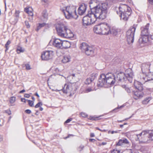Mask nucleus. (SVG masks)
Instances as JSON below:
<instances>
[{
	"instance_id": "obj_24",
	"label": "nucleus",
	"mask_w": 153,
	"mask_h": 153,
	"mask_svg": "<svg viewBox=\"0 0 153 153\" xmlns=\"http://www.w3.org/2000/svg\"><path fill=\"white\" fill-rule=\"evenodd\" d=\"M89 46L85 42H83L80 44L79 48L83 52L85 51L88 48Z\"/></svg>"
},
{
	"instance_id": "obj_40",
	"label": "nucleus",
	"mask_w": 153,
	"mask_h": 153,
	"mask_svg": "<svg viewBox=\"0 0 153 153\" xmlns=\"http://www.w3.org/2000/svg\"><path fill=\"white\" fill-rule=\"evenodd\" d=\"M42 105V102H39L37 103L36 105L35 106V108H37L40 107Z\"/></svg>"
},
{
	"instance_id": "obj_21",
	"label": "nucleus",
	"mask_w": 153,
	"mask_h": 153,
	"mask_svg": "<svg viewBox=\"0 0 153 153\" xmlns=\"http://www.w3.org/2000/svg\"><path fill=\"white\" fill-rule=\"evenodd\" d=\"M71 57L69 55H66L64 56L62 59V62L63 63H66L70 62Z\"/></svg>"
},
{
	"instance_id": "obj_26",
	"label": "nucleus",
	"mask_w": 153,
	"mask_h": 153,
	"mask_svg": "<svg viewBox=\"0 0 153 153\" xmlns=\"http://www.w3.org/2000/svg\"><path fill=\"white\" fill-rule=\"evenodd\" d=\"M70 47V44L69 42L68 41H63L62 49H66Z\"/></svg>"
},
{
	"instance_id": "obj_30",
	"label": "nucleus",
	"mask_w": 153,
	"mask_h": 153,
	"mask_svg": "<svg viewBox=\"0 0 153 153\" xmlns=\"http://www.w3.org/2000/svg\"><path fill=\"white\" fill-rule=\"evenodd\" d=\"M42 16L45 19L47 18L48 14L46 10H44L42 13Z\"/></svg>"
},
{
	"instance_id": "obj_34",
	"label": "nucleus",
	"mask_w": 153,
	"mask_h": 153,
	"mask_svg": "<svg viewBox=\"0 0 153 153\" xmlns=\"http://www.w3.org/2000/svg\"><path fill=\"white\" fill-rule=\"evenodd\" d=\"M11 43V42L9 40H8L7 42L6 43V44L5 45V48H6L5 51H7L8 50V46L9 45H10Z\"/></svg>"
},
{
	"instance_id": "obj_17",
	"label": "nucleus",
	"mask_w": 153,
	"mask_h": 153,
	"mask_svg": "<svg viewBox=\"0 0 153 153\" xmlns=\"http://www.w3.org/2000/svg\"><path fill=\"white\" fill-rule=\"evenodd\" d=\"M150 65L149 63H144L142 64L141 68L143 74H145L147 71H149Z\"/></svg>"
},
{
	"instance_id": "obj_64",
	"label": "nucleus",
	"mask_w": 153,
	"mask_h": 153,
	"mask_svg": "<svg viewBox=\"0 0 153 153\" xmlns=\"http://www.w3.org/2000/svg\"><path fill=\"white\" fill-rule=\"evenodd\" d=\"M151 38L152 39H153V33L152 35L151 36Z\"/></svg>"
},
{
	"instance_id": "obj_6",
	"label": "nucleus",
	"mask_w": 153,
	"mask_h": 153,
	"mask_svg": "<svg viewBox=\"0 0 153 153\" xmlns=\"http://www.w3.org/2000/svg\"><path fill=\"white\" fill-rule=\"evenodd\" d=\"M76 9L75 6H70L65 7L64 9L62 10V11L66 19H76L78 16L76 13Z\"/></svg>"
},
{
	"instance_id": "obj_14",
	"label": "nucleus",
	"mask_w": 153,
	"mask_h": 153,
	"mask_svg": "<svg viewBox=\"0 0 153 153\" xmlns=\"http://www.w3.org/2000/svg\"><path fill=\"white\" fill-rule=\"evenodd\" d=\"M86 5L84 4H81L78 9V14L80 15H83L86 11Z\"/></svg>"
},
{
	"instance_id": "obj_44",
	"label": "nucleus",
	"mask_w": 153,
	"mask_h": 153,
	"mask_svg": "<svg viewBox=\"0 0 153 153\" xmlns=\"http://www.w3.org/2000/svg\"><path fill=\"white\" fill-rule=\"evenodd\" d=\"M18 53H19L21 52H23V51L22 50L21 48H19L17 49Z\"/></svg>"
},
{
	"instance_id": "obj_19",
	"label": "nucleus",
	"mask_w": 153,
	"mask_h": 153,
	"mask_svg": "<svg viewBox=\"0 0 153 153\" xmlns=\"http://www.w3.org/2000/svg\"><path fill=\"white\" fill-rule=\"evenodd\" d=\"M101 23L95 26L94 28V32L97 34H102Z\"/></svg>"
},
{
	"instance_id": "obj_38",
	"label": "nucleus",
	"mask_w": 153,
	"mask_h": 153,
	"mask_svg": "<svg viewBox=\"0 0 153 153\" xmlns=\"http://www.w3.org/2000/svg\"><path fill=\"white\" fill-rule=\"evenodd\" d=\"M94 90V89L91 88H87L85 90V93H88Z\"/></svg>"
},
{
	"instance_id": "obj_31",
	"label": "nucleus",
	"mask_w": 153,
	"mask_h": 153,
	"mask_svg": "<svg viewBox=\"0 0 153 153\" xmlns=\"http://www.w3.org/2000/svg\"><path fill=\"white\" fill-rule=\"evenodd\" d=\"M45 25L46 24L45 23L39 24L37 28L36 29V30L37 31H38L42 27H44Z\"/></svg>"
},
{
	"instance_id": "obj_53",
	"label": "nucleus",
	"mask_w": 153,
	"mask_h": 153,
	"mask_svg": "<svg viewBox=\"0 0 153 153\" xmlns=\"http://www.w3.org/2000/svg\"><path fill=\"white\" fill-rule=\"evenodd\" d=\"M150 4H153V0H148Z\"/></svg>"
},
{
	"instance_id": "obj_36",
	"label": "nucleus",
	"mask_w": 153,
	"mask_h": 153,
	"mask_svg": "<svg viewBox=\"0 0 153 153\" xmlns=\"http://www.w3.org/2000/svg\"><path fill=\"white\" fill-rule=\"evenodd\" d=\"M27 100L28 101V104L30 106H31V107L33 106V103H34V102L33 101H32L30 100Z\"/></svg>"
},
{
	"instance_id": "obj_52",
	"label": "nucleus",
	"mask_w": 153,
	"mask_h": 153,
	"mask_svg": "<svg viewBox=\"0 0 153 153\" xmlns=\"http://www.w3.org/2000/svg\"><path fill=\"white\" fill-rule=\"evenodd\" d=\"M30 95L28 94H25L24 95V97L26 98H29L30 97Z\"/></svg>"
},
{
	"instance_id": "obj_47",
	"label": "nucleus",
	"mask_w": 153,
	"mask_h": 153,
	"mask_svg": "<svg viewBox=\"0 0 153 153\" xmlns=\"http://www.w3.org/2000/svg\"><path fill=\"white\" fill-rule=\"evenodd\" d=\"M25 24L27 26V28H29L30 27V26L29 25L28 22L27 21H25Z\"/></svg>"
},
{
	"instance_id": "obj_60",
	"label": "nucleus",
	"mask_w": 153,
	"mask_h": 153,
	"mask_svg": "<svg viewBox=\"0 0 153 153\" xmlns=\"http://www.w3.org/2000/svg\"><path fill=\"white\" fill-rule=\"evenodd\" d=\"M123 107V105H122V106H121L120 107H118L117 108H115V109H114V110H116V109H118V108H121Z\"/></svg>"
},
{
	"instance_id": "obj_51",
	"label": "nucleus",
	"mask_w": 153,
	"mask_h": 153,
	"mask_svg": "<svg viewBox=\"0 0 153 153\" xmlns=\"http://www.w3.org/2000/svg\"><path fill=\"white\" fill-rule=\"evenodd\" d=\"M96 128L97 129L99 130L102 132H105L106 131V130H105V129L102 130V129H100L99 128H98V127Z\"/></svg>"
},
{
	"instance_id": "obj_39",
	"label": "nucleus",
	"mask_w": 153,
	"mask_h": 153,
	"mask_svg": "<svg viewBox=\"0 0 153 153\" xmlns=\"http://www.w3.org/2000/svg\"><path fill=\"white\" fill-rule=\"evenodd\" d=\"M25 66L26 67V69L27 70H29L31 69L30 65L28 64H25Z\"/></svg>"
},
{
	"instance_id": "obj_63",
	"label": "nucleus",
	"mask_w": 153,
	"mask_h": 153,
	"mask_svg": "<svg viewBox=\"0 0 153 153\" xmlns=\"http://www.w3.org/2000/svg\"><path fill=\"white\" fill-rule=\"evenodd\" d=\"M35 95L37 97H39V95L37 93H36Z\"/></svg>"
},
{
	"instance_id": "obj_22",
	"label": "nucleus",
	"mask_w": 153,
	"mask_h": 153,
	"mask_svg": "<svg viewBox=\"0 0 153 153\" xmlns=\"http://www.w3.org/2000/svg\"><path fill=\"white\" fill-rule=\"evenodd\" d=\"M134 85L136 88L137 89V90L140 91L143 90V85L141 82L138 81H135L134 83Z\"/></svg>"
},
{
	"instance_id": "obj_41",
	"label": "nucleus",
	"mask_w": 153,
	"mask_h": 153,
	"mask_svg": "<svg viewBox=\"0 0 153 153\" xmlns=\"http://www.w3.org/2000/svg\"><path fill=\"white\" fill-rule=\"evenodd\" d=\"M123 142L124 144H128L129 142L126 139L123 138Z\"/></svg>"
},
{
	"instance_id": "obj_61",
	"label": "nucleus",
	"mask_w": 153,
	"mask_h": 153,
	"mask_svg": "<svg viewBox=\"0 0 153 153\" xmlns=\"http://www.w3.org/2000/svg\"><path fill=\"white\" fill-rule=\"evenodd\" d=\"M42 1H43L45 3H46L47 2V0H42Z\"/></svg>"
},
{
	"instance_id": "obj_29",
	"label": "nucleus",
	"mask_w": 153,
	"mask_h": 153,
	"mask_svg": "<svg viewBox=\"0 0 153 153\" xmlns=\"http://www.w3.org/2000/svg\"><path fill=\"white\" fill-rule=\"evenodd\" d=\"M151 99V98L150 97L146 98L142 101V103L144 104H147L149 102Z\"/></svg>"
},
{
	"instance_id": "obj_4",
	"label": "nucleus",
	"mask_w": 153,
	"mask_h": 153,
	"mask_svg": "<svg viewBox=\"0 0 153 153\" xmlns=\"http://www.w3.org/2000/svg\"><path fill=\"white\" fill-rule=\"evenodd\" d=\"M119 12L117 11V13L119 15L121 19L124 21L128 20V17L131 13V8L125 4H121L119 7Z\"/></svg>"
},
{
	"instance_id": "obj_49",
	"label": "nucleus",
	"mask_w": 153,
	"mask_h": 153,
	"mask_svg": "<svg viewBox=\"0 0 153 153\" xmlns=\"http://www.w3.org/2000/svg\"><path fill=\"white\" fill-rule=\"evenodd\" d=\"M9 115L11 114V111L10 110H8L5 111Z\"/></svg>"
},
{
	"instance_id": "obj_59",
	"label": "nucleus",
	"mask_w": 153,
	"mask_h": 153,
	"mask_svg": "<svg viewBox=\"0 0 153 153\" xmlns=\"http://www.w3.org/2000/svg\"><path fill=\"white\" fill-rule=\"evenodd\" d=\"M25 92V90L24 89H23V90L21 91H20L19 92V93H23V92Z\"/></svg>"
},
{
	"instance_id": "obj_20",
	"label": "nucleus",
	"mask_w": 153,
	"mask_h": 153,
	"mask_svg": "<svg viewBox=\"0 0 153 153\" xmlns=\"http://www.w3.org/2000/svg\"><path fill=\"white\" fill-rule=\"evenodd\" d=\"M96 77L95 74H92L90 77L86 79L85 82V84L88 85L90 84L94 80Z\"/></svg>"
},
{
	"instance_id": "obj_10",
	"label": "nucleus",
	"mask_w": 153,
	"mask_h": 153,
	"mask_svg": "<svg viewBox=\"0 0 153 153\" xmlns=\"http://www.w3.org/2000/svg\"><path fill=\"white\" fill-rule=\"evenodd\" d=\"M140 81L143 83L146 82L153 83V73H149L146 76L140 77Z\"/></svg>"
},
{
	"instance_id": "obj_57",
	"label": "nucleus",
	"mask_w": 153,
	"mask_h": 153,
	"mask_svg": "<svg viewBox=\"0 0 153 153\" xmlns=\"http://www.w3.org/2000/svg\"><path fill=\"white\" fill-rule=\"evenodd\" d=\"M106 144V142H102L100 144V145H105Z\"/></svg>"
},
{
	"instance_id": "obj_62",
	"label": "nucleus",
	"mask_w": 153,
	"mask_h": 153,
	"mask_svg": "<svg viewBox=\"0 0 153 153\" xmlns=\"http://www.w3.org/2000/svg\"><path fill=\"white\" fill-rule=\"evenodd\" d=\"M39 110L40 111H42L43 110V108L42 107H40Z\"/></svg>"
},
{
	"instance_id": "obj_54",
	"label": "nucleus",
	"mask_w": 153,
	"mask_h": 153,
	"mask_svg": "<svg viewBox=\"0 0 153 153\" xmlns=\"http://www.w3.org/2000/svg\"><path fill=\"white\" fill-rule=\"evenodd\" d=\"M89 141L91 142H94L96 140L94 139H90L89 140Z\"/></svg>"
},
{
	"instance_id": "obj_8",
	"label": "nucleus",
	"mask_w": 153,
	"mask_h": 153,
	"mask_svg": "<svg viewBox=\"0 0 153 153\" xmlns=\"http://www.w3.org/2000/svg\"><path fill=\"white\" fill-rule=\"evenodd\" d=\"M136 28L133 26L131 27L126 33L127 41L129 44L133 43L134 42V34Z\"/></svg>"
},
{
	"instance_id": "obj_50",
	"label": "nucleus",
	"mask_w": 153,
	"mask_h": 153,
	"mask_svg": "<svg viewBox=\"0 0 153 153\" xmlns=\"http://www.w3.org/2000/svg\"><path fill=\"white\" fill-rule=\"evenodd\" d=\"M25 112L26 113L28 114H30L31 112V111L29 109L26 110L25 111Z\"/></svg>"
},
{
	"instance_id": "obj_43",
	"label": "nucleus",
	"mask_w": 153,
	"mask_h": 153,
	"mask_svg": "<svg viewBox=\"0 0 153 153\" xmlns=\"http://www.w3.org/2000/svg\"><path fill=\"white\" fill-rule=\"evenodd\" d=\"M80 115L82 117H86L87 116V114H86L83 112L81 113Z\"/></svg>"
},
{
	"instance_id": "obj_56",
	"label": "nucleus",
	"mask_w": 153,
	"mask_h": 153,
	"mask_svg": "<svg viewBox=\"0 0 153 153\" xmlns=\"http://www.w3.org/2000/svg\"><path fill=\"white\" fill-rule=\"evenodd\" d=\"M118 132V131H112L111 132V133L112 134H113L114 133H117Z\"/></svg>"
},
{
	"instance_id": "obj_35",
	"label": "nucleus",
	"mask_w": 153,
	"mask_h": 153,
	"mask_svg": "<svg viewBox=\"0 0 153 153\" xmlns=\"http://www.w3.org/2000/svg\"><path fill=\"white\" fill-rule=\"evenodd\" d=\"M15 100H16L15 97H12L10 98V103L12 104L15 102Z\"/></svg>"
},
{
	"instance_id": "obj_1",
	"label": "nucleus",
	"mask_w": 153,
	"mask_h": 153,
	"mask_svg": "<svg viewBox=\"0 0 153 153\" xmlns=\"http://www.w3.org/2000/svg\"><path fill=\"white\" fill-rule=\"evenodd\" d=\"M116 81V77L114 74L111 73H108L106 75L102 74L100 76L97 85L98 87H106V85L114 84Z\"/></svg>"
},
{
	"instance_id": "obj_13",
	"label": "nucleus",
	"mask_w": 153,
	"mask_h": 153,
	"mask_svg": "<svg viewBox=\"0 0 153 153\" xmlns=\"http://www.w3.org/2000/svg\"><path fill=\"white\" fill-rule=\"evenodd\" d=\"M63 41L59 39H55L53 41V46L58 49H62Z\"/></svg>"
},
{
	"instance_id": "obj_25",
	"label": "nucleus",
	"mask_w": 153,
	"mask_h": 153,
	"mask_svg": "<svg viewBox=\"0 0 153 153\" xmlns=\"http://www.w3.org/2000/svg\"><path fill=\"white\" fill-rule=\"evenodd\" d=\"M84 52L88 56L90 55L93 53V49L92 47L89 46Z\"/></svg>"
},
{
	"instance_id": "obj_48",
	"label": "nucleus",
	"mask_w": 153,
	"mask_h": 153,
	"mask_svg": "<svg viewBox=\"0 0 153 153\" xmlns=\"http://www.w3.org/2000/svg\"><path fill=\"white\" fill-rule=\"evenodd\" d=\"M72 120V118H70L67 119L65 122V123H68L71 121Z\"/></svg>"
},
{
	"instance_id": "obj_3",
	"label": "nucleus",
	"mask_w": 153,
	"mask_h": 153,
	"mask_svg": "<svg viewBox=\"0 0 153 153\" xmlns=\"http://www.w3.org/2000/svg\"><path fill=\"white\" fill-rule=\"evenodd\" d=\"M57 34L59 36L63 37L71 38L74 37V34L72 32L66 27L62 22H58L56 27Z\"/></svg>"
},
{
	"instance_id": "obj_16",
	"label": "nucleus",
	"mask_w": 153,
	"mask_h": 153,
	"mask_svg": "<svg viewBox=\"0 0 153 153\" xmlns=\"http://www.w3.org/2000/svg\"><path fill=\"white\" fill-rule=\"evenodd\" d=\"M149 26V24H147L145 27H142L141 28L142 35L148 36L149 35L148 29Z\"/></svg>"
},
{
	"instance_id": "obj_55",
	"label": "nucleus",
	"mask_w": 153,
	"mask_h": 153,
	"mask_svg": "<svg viewBox=\"0 0 153 153\" xmlns=\"http://www.w3.org/2000/svg\"><path fill=\"white\" fill-rule=\"evenodd\" d=\"M21 101L22 102H26V100H25V98H21Z\"/></svg>"
},
{
	"instance_id": "obj_9",
	"label": "nucleus",
	"mask_w": 153,
	"mask_h": 153,
	"mask_svg": "<svg viewBox=\"0 0 153 153\" xmlns=\"http://www.w3.org/2000/svg\"><path fill=\"white\" fill-rule=\"evenodd\" d=\"M62 90L64 93H70V96L74 94V92L75 91L74 90H73L72 84L71 83L65 84L64 87Z\"/></svg>"
},
{
	"instance_id": "obj_7",
	"label": "nucleus",
	"mask_w": 153,
	"mask_h": 153,
	"mask_svg": "<svg viewBox=\"0 0 153 153\" xmlns=\"http://www.w3.org/2000/svg\"><path fill=\"white\" fill-rule=\"evenodd\" d=\"M92 9L91 10L88 12V14L84 17L82 19V22L84 26H86L90 25L96 21L94 13L92 12Z\"/></svg>"
},
{
	"instance_id": "obj_42",
	"label": "nucleus",
	"mask_w": 153,
	"mask_h": 153,
	"mask_svg": "<svg viewBox=\"0 0 153 153\" xmlns=\"http://www.w3.org/2000/svg\"><path fill=\"white\" fill-rule=\"evenodd\" d=\"M111 153H120V152L119 150L114 149L111 152Z\"/></svg>"
},
{
	"instance_id": "obj_37",
	"label": "nucleus",
	"mask_w": 153,
	"mask_h": 153,
	"mask_svg": "<svg viewBox=\"0 0 153 153\" xmlns=\"http://www.w3.org/2000/svg\"><path fill=\"white\" fill-rule=\"evenodd\" d=\"M123 139L120 140L119 142L117 143V146H121L123 145Z\"/></svg>"
},
{
	"instance_id": "obj_33",
	"label": "nucleus",
	"mask_w": 153,
	"mask_h": 153,
	"mask_svg": "<svg viewBox=\"0 0 153 153\" xmlns=\"http://www.w3.org/2000/svg\"><path fill=\"white\" fill-rule=\"evenodd\" d=\"M123 88L125 89V90L127 91L128 93H130L131 92L129 88L127 87L126 85H124L122 86Z\"/></svg>"
},
{
	"instance_id": "obj_32",
	"label": "nucleus",
	"mask_w": 153,
	"mask_h": 153,
	"mask_svg": "<svg viewBox=\"0 0 153 153\" xmlns=\"http://www.w3.org/2000/svg\"><path fill=\"white\" fill-rule=\"evenodd\" d=\"M151 132L149 133V134L148 136V138L149 140H153V134Z\"/></svg>"
},
{
	"instance_id": "obj_18",
	"label": "nucleus",
	"mask_w": 153,
	"mask_h": 153,
	"mask_svg": "<svg viewBox=\"0 0 153 153\" xmlns=\"http://www.w3.org/2000/svg\"><path fill=\"white\" fill-rule=\"evenodd\" d=\"M25 11L26 12L30 17L29 18V19L32 21L33 19V10L31 7L26 8L25 9Z\"/></svg>"
},
{
	"instance_id": "obj_27",
	"label": "nucleus",
	"mask_w": 153,
	"mask_h": 153,
	"mask_svg": "<svg viewBox=\"0 0 153 153\" xmlns=\"http://www.w3.org/2000/svg\"><path fill=\"white\" fill-rule=\"evenodd\" d=\"M96 2L94 0H91L89 2V6L91 8V10L94 8L96 7L97 5H95L96 4Z\"/></svg>"
},
{
	"instance_id": "obj_15",
	"label": "nucleus",
	"mask_w": 153,
	"mask_h": 153,
	"mask_svg": "<svg viewBox=\"0 0 153 153\" xmlns=\"http://www.w3.org/2000/svg\"><path fill=\"white\" fill-rule=\"evenodd\" d=\"M142 91L138 90L137 91H134L133 96L134 98L135 99L137 100L143 97L144 93Z\"/></svg>"
},
{
	"instance_id": "obj_46",
	"label": "nucleus",
	"mask_w": 153,
	"mask_h": 153,
	"mask_svg": "<svg viewBox=\"0 0 153 153\" xmlns=\"http://www.w3.org/2000/svg\"><path fill=\"white\" fill-rule=\"evenodd\" d=\"M84 147V146L82 145L80 146L78 148V150L79 151H81Z\"/></svg>"
},
{
	"instance_id": "obj_58",
	"label": "nucleus",
	"mask_w": 153,
	"mask_h": 153,
	"mask_svg": "<svg viewBox=\"0 0 153 153\" xmlns=\"http://www.w3.org/2000/svg\"><path fill=\"white\" fill-rule=\"evenodd\" d=\"M94 136V133H91L90 134V137H93Z\"/></svg>"
},
{
	"instance_id": "obj_28",
	"label": "nucleus",
	"mask_w": 153,
	"mask_h": 153,
	"mask_svg": "<svg viewBox=\"0 0 153 153\" xmlns=\"http://www.w3.org/2000/svg\"><path fill=\"white\" fill-rule=\"evenodd\" d=\"M118 33L117 30L114 28H112L111 30H110V33L112 34L114 36H116Z\"/></svg>"
},
{
	"instance_id": "obj_11",
	"label": "nucleus",
	"mask_w": 153,
	"mask_h": 153,
	"mask_svg": "<svg viewBox=\"0 0 153 153\" xmlns=\"http://www.w3.org/2000/svg\"><path fill=\"white\" fill-rule=\"evenodd\" d=\"M53 54V51H46L42 53L41 59L43 60H49L52 59Z\"/></svg>"
},
{
	"instance_id": "obj_2",
	"label": "nucleus",
	"mask_w": 153,
	"mask_h": 153,
	"mask_svg": "<svg viewBox=\"0 0 153 153\" xmlns=\"http://www.w3.org/2000/svg\"><path fill=\"white\" fill-rule=\"evenodd\" d=\"M107 5L105 3L98 4L92 9L95 17L97 19L103 20L105 19L107 13Z\"/></svg>"
},
{
	"instance_id": "obj_12",
	"label": "nucleus",
	"mask_w": 153,
	"mask_h": 153,
	"mask_svg": "<svg viewBox=\"0 0 153 153\" xmlns=\"http://www.w3.org/2000/svg\"><path fill=\"white\" fill-rule=\"evenodd\" d=\"M102 35H107L110 33V27L107 23H101Z\"/></svg>"
},
{
	"instance_id": "obj_23",
	"label": "nucleus",
	"mask_w": 153,
	"mask_h": 153,
	"mask_svg": "<svg viewBox=\"0 0 153 153\" xmlns=\"http://www.w3.org/2000/svg\"><path fill=\"white\" fill-rule=\"evenodd\" d=\"M149 132L147 131H143L139 134H137V137L138 140L139 139L140 137L144 138L146 135L148 134Z\"/></svg>"
},
{
	"instance_id": "obj_45",
	"label": "nucleus",
	"mask_w": 153,
	"mask_h": 153,
	"mask_svg": "<svg viewBox=\"0 0 153 153\" xmlns=\"http://www.w3.org/2000/svg\"><path fill=\"white\" fill-rule=\"evenodd\" d=\"M97 118V117H89V119L91 120H96V119Z\"/></svg>"
},
{
	"instance_id": "obj_5",
	"label": "nucleus",
	"mask_w": 153,
	"mask_h": 153,
	"mask_svg": "<svg viewBox=\"0 0 153 153\" xmlns=\"http://www.w3.org/2000/svg\"><path fill=\"white\" fill-rule=\"evenodd\" d=\"M134 76L132 70L129 68L126 71L125 74L120 73L117 74V77H116V81H124L126 79L130 82L131 83L132 81Z\"/></svg>"
}]
</instances>
